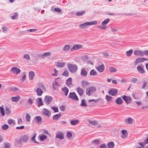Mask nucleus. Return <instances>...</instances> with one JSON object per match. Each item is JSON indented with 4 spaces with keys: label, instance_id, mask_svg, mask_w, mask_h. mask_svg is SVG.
<instances>
[{
    "label": "nucleus",
    "instance_id": "f257e3e1",
    "mask_svg": "<svg viewBox=\"0 0 148 148\" xmlns=\"http://www.w3.org/2000/svg\"><path fill=\"white\" fill-rule=\"evenodd\" d=\"M67 66L69 71L72 73H75L77 71L78 67L75 64H68Z\"/></svg>",
    "mask_w": 148,
    "mask_h": 148
},
{
    "label": "nucleus",
    "instance_id": "f03ea898",
    "mask_svg": "<svg viewBox=\"0 0 148 148\" xmlns=\"http://www.w3.org/2000/svg\"><path fill=\"white\" fill-rule=\"evenodd\" d=\"M96 88L94 86H90L88 87L86 90V93L88 96L95 92L96 91Z\"/></svg>",
    "mask_w": 148,
    "mask_h": 148
},
{
    "label": "nucleus",
    "instance_id": "7ed1b4c3",
    "mask_svg": "<svg viewBox=\"0 0 148 148\" xmlns=\"http://www.w3.org/2000/svg\"><path fill=\"white\" fill-rule=\"evenodd\" d=\"M110 21V19L109 18L106 19L102 23V26H97V27L99 29H105L107 28V26L106 25Z\"/></svg>",
    "mask_w": 148,
    "mask_h": 148
},
{
    "label": "nucleus",
    "instance_id": "20e7f679",
    "mask_svg": "<svg viewBox=\"0 0 148 148\" xmlns=\"http://www.w3.org/2000/svg\"><path fill=\"white\" fill-rule=\"evenodd\" d=\"M101 99L100 98L98 99H92L89 100L88 101V103L89 106H94L95 105V103H97L98 101Z\"/></svg>",
    "mask_w": 148,
    "mask_h": 148
},
{
    "label": "nucleus",
    "instance_id": "39448f33",
    "mask_svg": "<svg viewBox=\"0 0 148 148\" xmlns=\"http://www.w3.org/2000/svg\"><path fill=\"white\" fill-rule=\"evenodd\" d=\"M148 60V59L144 58H140L136 59L134 63V65H136L138 63L143 62L144 61Z\"/></svg>",
    "mask_w": 148,
    "mask_h": 148
},
{
    "label": "nucleus",
    "instance_id": "423d86ee",
    "mask_svg": "<svg viewBox=\"0 0 148 148\" xmlns=\"http://www.w3.org/2000/svg\"><path fill=\"white\" fill-rule=\"evenodd\" d=\"M122 98L126 102L127 104L130 103L132 101V99L130 97L124 95Z\"/></svg>",
    "mask_w": 148,
    "mask_h": 148
},
{
    "label": "nucleus",
    "instance_id": "0eeeda50",
    "mask_svg": "<svg viewBox=\"0 0 148 148\" xmlns=\"http://www.w3.org/2000/svg\"><path fill=\"white\" fill-rule=\"evenodd\" d=\"M12 73L15 75H18L21 72V70L18 68L14 67L11 69Z\"/></svg>",
    "mask_w": 148,
    "mask_h": 148
},
{
    "label": "nucleus",
    "instance_id": "6e6552de",
    "mask_svg": "<svg viewBox=\"0 0 148 148\" xmlns=\"http://www.w3.org/2000/svg\"><path fill=\"white\" fill-rule=\"evenodd\" d=\"M52 100V98L51 96H46L44 98V101L47 105L49 104Z\"/></svg>",
    "mask_w": 148,
    "mask_h": 148
},
{
    "label": "nucleus",
    "instance_id": "1a4fd4ad",
    "mask_svg": "<svg viewBox=\"0 0 148 148\" xmlns=\"http://www.w3.org/2000/svg\"><path fill=\"white\" fill-rule=\"evenodd\" d=\"M56 138L60 140H62L64 138V134L62 132L58 131L56 133Z\"/></svg>",
    "mask_w": 148,
    "mask_h": 148
},
{
    "label": "nucleus",
    "instance_id": "9d476101",
    "mask_svg": "<svg viewBox=\"0 0 148 148\" xmlns=\"http://www.w3.org/2000/svg\"><path fill=\"white\" fill-rule=\"evenodd\" d=\"M69 98H71L73 100H78V98L74 92H70L69 95Z\"/></svg>",
    "mask_w": 148,
    "mask_h": 148
},
{
    "label": "nucleus",
    "instance_id": "9b49d317",
    "mask_svg": "<svg viewBox=\"0 0 148 148\" xmlns=\"http://www.w3.org/2000/svg\"><path fill=\"white\" fill-rule=\"evenodd\" d=\"M97 70L99 72L101 73L103 72L105 69V66L103 64L96 67Z\"/></svg>",
    "mask_w": 148,
    "mask_h": 148
},
{
    "label": "nucleus",
    "instance_id": "f8f14e48",
    "mask_svg": "<svg viewBox=\"0 0 148 148\" xmlns=\"http://www.w3.org/2000/svg\"><path fill=\"white\" fill-rule=\"evenodd\" d=\"M98 22L96 21H93L90 22H86L84 23V27L89 25H94L97 24Z\"/></svg>",
    "mask_w": 148,
    "mask_h": 148
},
{
    "label": "nucleus",
    "instance_id": "ddd939ff",
    "mask_svg": "<svg viewBox=\"0 0 148 148\" xmlns=\"http://www.w3.org/2000/svg\"><path fill=\"white\" fill-rule=\"evenodd\" d=\"M118 93V90L115 89H111L108 92V94L111 95L115 96Z\"/></svg>",
    "mask_w": 148,
    "mask_h": 148
},
{
    "label": "nucleus",
    "instance_id": "4468645a",
    "mask_svg": "<svg viewBox=\"0 0 148 148\" xmlns=\"http://www.w3.org/2000/svg\"><path fill=\"white\" fill-rule=\"evenodd\" d=\"M42 112L43 114L48 117H49L51 114V112L45 108H43L42 109Z\"/></svg>",
    "mask_w": 148,
    "mask_h": 148
},
{
    "label": "nucleus",
    "instance_id": "2eb2a0df",
    "mask_svg": "<svg viewBox=\"0 0 148 148\" xmlns=\"http://www.w3.org/2000/svg\"><path fill=\"white\" fill-rule=\"evenodd\" d=\"M51 56L50 52H47L43 53L42 54H39L38 57L42 58H44L45 57L50 56Z\"/></svg>",
    "mask_w": 148,
    "mask_h": 148
},
{
    "label": "nucleus",
    "instance_id": "dca6fc26",
    "mask_svg": "<svg viewBox=\"0 0 148 148\" xmlns=\"http://www.w3.org/2000/svg\"><path fill=\"white\" fill-rule=\"evenodd\" d=\"M133 53L135 56H143V51L140 50H135L134 51Z\"/></svg>",
    "mask_w": 148,
    "mask_h": 148
},
{
    "label": "nucleus",
    "instance_id": "f3484780",
    "mask_svg": "<svg viewBox=\"0 0 148 148\" xmlns=\"http://www.w3.org/2000/svg\"><path fill=\"white\" fill-rule=\"evenodd\" d=\"M82 47V45H76L73 47L70 50L71 51H73L75 50H77L79 49Z\"/></svg>",
    "mask_w": 148,
    "mask_h": 148
},
{
    "label": "nucleus",
    "instance_id": "a211bd4d",
    "mask_svg": "<svg viewBox=\"0 0 148 148\" xmlns=\"http://www.w3.org/2000/svg\"><path fill=\"white\" fill-rule=\"evenodd\" d=\"M137 69L138 71L141 74H143L145 73L142 65L138 66L137 67Z\"/></svg>",
    "mask_w": 148,
    "mask_h": 148
},
{
    "label": "nucleus",
    "instance_id": "6ab92c4d",
    "mask_svg": "<svg viewBox=\"0 0 148 148\" xmlns=\"http://www.w3.org/2000/svg\"><path fill=\"white\" fill-rule=\"evenodd\" d=\"M133 119L131 117H129L125 119V122L127 124H132L133 123Z\"/></svg>",
    "mask_w": 148,
    "mask_h": 148
},
{
    "label": "nucleus",
    "instance_id": "aec40b11",
    "mask_svg": "<svg viewBox=\"0 0 148 148\" xmlns=\"http://www.w3.org/2000/svg\"><path fill=\"white\" fill-rule=\"evenodd\" d=\"M122 135L121 136V138H124L127 136V133L126 130H123L121 131Z\"/></svg>",
    "mask_w": 148,
    "mask_h": 148
},
{
    "label": "nucleus",
    "instance_id": "412c9836",
    "mask_svg": "<svg viewBox=\"0 0 148 148\" xmlns=\"http://www.w3.org/2000/svg\"><path fill=\"white\" fill-rule=\"evenodd\" d=\"M28 104L26 105V107L27 108H29L31 106L32 104L33 103L32 99L31 98H29L27 100Z\"/></svg>",
    "mask_w": 148,
    "mask_h": 148
},
{
    "label": "nucleus",
    "instance_id": "4be33fe9",
    "mask_svg": "<svg viewBox=\"0 0 148 148\" xmlns=\"http://www.w3.org/2000/svg\"><path fill=\"white\" fill-rule=\"evenodd\" d=\"M65 64V62H58L57 63L56 66L59 68H61L64 67Z\"/></svg>",
    "mask_w": 148,
    "mask_h": 148
},
{
    "label": "nucleus",
    "instance_id": "5701e85b",
    "mask_svg": "<svg viewBox=\"0 0 148 148\" xmlns=\"http://www.w3.org/2000/svg\"><path fill=\"white\" fill-rule=\"evenodd\" d=\"M36 102L38 107L40 106L43 105L41 98H37L36 99Z\"/></svg>",
    "mask_w": 148,
    "mask_h": 148
},
{
    "label": "nucleus",
    "instance_id": "b1692460",
    "mask_svg": "<svg viewBox=\"0 0 148 148\" xmlns=\"http://www.w3.org/2000/svg\"><path fill=\"white\" fill-rule=\"evenodd\" d=\"M35 120L36 122L39 124H40L42 122V118L40 116H36L35 117Z\"/></svg>",
    "mask_w": 148,
    "mask_h": 148
},
{
    "label": "nucleus",
    "instance_id": "393cba45",
    "mask_svg": "<svg viewBox=\"0 0 148 148\" xmlns=\"http://www.w3.org/2000/svg\"><path fill=\"white\" fill-rule=\"evenodd\" d=\"M36 136V133L34 134L33 135L32 137L31 138V140L33 142V143H37L39 144L40 143L37 141L35 139V138Z\"/></svg>",
    "mask_w": 148,
    "mask_h": 148
},
{
    "label": "nucleus",
    "instance_id": "a878e982",
    "mask_svg": "<svg viewBox=\"0 0 148 148\" xmlns=\"http://www.w3.org/2000/svg\"><path fill=\"white\" fill-rule=\"evenodd\" d=\"M20 97L19 95H17L16 97H12L11 98L12 101L13 102H17L20 99Z\"/></svg>",
    "mask_w": 148,
    "mask_h": 148
},
{
    "label": "nucleus",
    "instance_id": "bb28decb",
    "mask_svg": "<svg viewBox=\"0 0 148 148\" xmlns=\"http://www.w3.org/2000/svg\"><path fill=\"white\" fill-rule=\"evenodd\" d=\"M36 92L38 96H40L42 94L43 91L41 90L40 88H38L36 89Z\"/></svg>",
    "mask_w": 148,
    "mask_h": 148
},
{
    "label": "nucleus",
    "instance_id": "cd10ccee",
    "mask_svg": "<svg viewBox=\"0 0 148 148\" xmlns=\"http://www.w3.org/2000/svg\"><path fill=\"white\" fill-rule=\"evenodd\" d=\"M72 79L71 78L69 77L68 79L66 80V84L67 86H69L72 84Z\"/></svg>",
    "mask_w": 148,
    "mask_h": 148
},
{
    "label": "nucleus",
    "instance_id": "c85d7f7f",
    "mask_svg": "<svg viewBox=\"0 0 148 148\" xmlns=\"http://www.w3.org/2000/svg\"><path fill=\"white\" fill-rule=\"evenodd\" d=\"M116 103L118 105H120L123 103V101L120 97L117 98L115 101Z\"/></svg>",
    "mask_w": 148,
    "mask_h": 148
},
{
    "label": "nucleus",
    "instance_id": "c756f323",
    "mask_svg": "<svg viewBox=\"0 0 148 148\" xmlns=\"http://www.w3.org/2000/svg\"><path fill=\"white\" fill-rule=\"evenodd\" d=\"M29 79L31 80L33 79L34 77L35 76V74L34 72L31 71L29 73Z\"/></svg>",
    "mask_w": 148,
    "mask_h": 148
},
{
    "label": "nucleus",
    "instance_id": "7c9ffc66",
    "mask_svg": "<svg viewBox=\"0 0 148 148\" xmlns=\"http://www.w3.org/2000/svg\"><path fill=\"white\" fill-rule=\"evenodd\" d=\"M29 140V137L27 135H25L23 136L22 138V141L24 142H27Z\"/></svg>",
    "mask_w": 148,
    "mask_h": 148
},
{
    "label": "nucleus",
    "instance_id": "2f4dec72",
    "mask_svg": "<svg viewBox=\"0 0 148 148\" xmlns=\"http://www.w3.org/2000/svg\"><path fill=\"white\" fill-rule=\"evenodd\" d=\"M77 91L80 96H82L83 94V90L80 87L77 88Z\"/></svg>",
    "mask_w": 148,
    "mask_h": 148
},
{
    "label": "nucleus",
    "instance_id": "473e14b6",
    "mask_svg": "<svg viewBox=\"0 0 148 148\" xmlns=\"http://www.w3.org/2000/svg\"><path fill=\"white\" fill-rule=\"evenodd\" d=\"M47 136L44 135H41L39 136V138L40 140L42 141L46 140L47 138Z\"/></svg>",
    "mask_w": 148,
    "mask_h": 148
},
{
    "label": "nucleus",
    "instance_id": "72a5a7b5",
    "mask_svg": "<svg viewBox=\"0 0 148 148\" xmlns=\"http://www.w3.org/2000/svg\"><path fill=\"white\" fill-rule=\"evenodd\" d=\"M109 71L111 73L115 72L117 71V69L115 68L112 66L110 67L109 68Z\"/></svg>",
    "mask_w": 148,
    "mask_h": 148
},
{
    "label": "nucleus",
    "instance_id": "f704fd0d",
    "mask_svg": "<svg viewBox=\"0 0 148 148\" xmlns=\"http://www.w3.org/2000/svg\"><path fill=\"white\" fill-rule=\"evenodd\" d=\"M61 115V114L60 113L54 115L53 116V119L55 120H58L60 117Z\"/></svg>",
    "mask_w": 148,
    "mask_h": 148
},
{
    "label": "nucleus",
    "instance_id": "c9c22d12",
    "mask_svg": "<svg viewBox=\"0 0 148 148\" xmlns=\"http://www.w3.org/2000/svg\"><path fill=\"white\" fill-rule=\"evenodd\" d=\"M114 146V145L113 142L111 141L107 144V146L108 148H113Z\"/></svg>",
    "mask_w": 148,
    "mask_h": 148
},
{
    "label": "nucleus",
    "instance_id": "e433bc0d",
    "mask_svg": "<svg viewBox=\"0 0 148 148\" xmlns=\"http://www.w3.org/2000/svg\"><path fill=\"white\" fill-rule=\"evenodd\" d=\"M62 91L65 93V96H66L69 92V90L66 87H64L62 89Z\"/></svg>",
    "mask_w": 148,
    "mask_h": 148
},
{
    "label": "nucleus",
    "instance_id": "4c0bfd02",
    "mask_svg": "<svg viewBox=\"0 0 148 148\" xmlns=\"http://www.w3.org/2000/svg\"><path fill=\"white\" fill-rule=\"evenodd\" d=\"M88 122L90 124L94 126L97 125L98 123L97 121H92L91 120H89Z\"/></svg>",
    "mask_w": 148,
    "mask_h": 148
},
{
    "label": "nucleus",
    "instance_id": "58836bf2",
    "mask_svg": "<svg viewBox=\"0 0 148 148\" xmlns=\"http://www.w3.org/2000/svg\"><path fill=\"white\" fill-rule=\"evenodd\" d=\"M79 121L77 120H71L70 122V123L72 125H75L78 124Z\"/></svg>",
    "mask_w": 148,
    "mask_h": 148
},
{
    "label": "nucleus",
    "instance_id": "ea45409f",
    "mask_svg": "<svg viewBox=\"0 0 148 148\" xmlns=\"http://www.w3.org/2000/svg\"><path fill=\"white\" fill-rule=\"evenodd\" d=\"M112 98V97L107 95H106L105 97L108 103L109 102L111 101Z\"/></svg>",
    "mask_w": 148,
    "mask_h": 148
},
{
    "label": "nucleus",
    "instance_id": "a19ab883",
    "mask_svg": "<svg viewBox=\"0 0 148 148\" xmlns=\"http://www.w3.org/2000/svg\"><path fill=\"white\" fill-rule=\"evenodd\" d=\"M9 128V126L6 124H5L1 127V129L3 130H6Z\"/></svg>",
    "mask_w": 148,
    "mask_h": 148
},
{
    "label": "nucleus",
    "instance_id": "79ce46f5",
    "mask_svg": "<svg viewBox=\"0 0 148 148\" xmlns=\"http://www.w3.org/2000/svg\"><path fill=\"white\" fill-rule=\"evenodd\" d=\"M133 53V50L132 49H130L128 51H126V55L128 56L129 57Z\"/></svg>",
    "mask_w": 148,
    "mask_h": 148
},
{
    "label": "nucleus",
    "instance_id": "37998d69",
    "mask_svg": "<svg viewBox=\"0 0 148 148\" xmlns=\"http://www.w3.org/2000/svg\"><path fill=\"white\" fill-rule=\"evenodd\" d=\"M0 111L2 116H4L5 114L4 112V109L2 106L0 107Z\"/></svg>",
    "mask_w": 148,
    "mask_h": 148
},
{
    "label": "nucleus",
    "instance_id": "c03bdc74",
    "mask_svg": "<svg viewBox=\"0 0 148 148\" xmlns=\"http://www.w3.org/2000/svg\"><path fill=\"white\" fill-rule=\"evenodd\" d=\"M66 137L69 139H71L72 137V134L70 132H67L66 134Z\"/></svg>",
    "mask_w": 148,
    "mask_h": 148
},
{
    "label": "nucleus",
    "instance_id": "a18cd8bd",
    "mask_svg": "<svg viewBox=\"0 0 148 148\" xmlns=\"http://www.w3.org/2000/svg\"><path fill=\"white\" fill-rule=\"evenodd\" d=\"M89 59V57L88 54H86L84 56V63Z\"/></svg>",
    "mask_w": 148,
    "mask_h": 148
},
{
    "label": "nucleus",
    "instance_id": "49530a36",
    "mask_svg": "<svg viewBox=\"0 0 148 148\" xmlns=\"http://www.w3.org/2000/svg\"><path fill=\"white\" fill-rule=\"evenodd\" d=\"M100 142V141L99 139H97L95 140H94L92 142V143L94 145H98Z\"/></svg>",
    "mask_w": 148,
    "mask_h": 148
},
{
    "label": "nucleus",
    "instance_id": "de8ad7c7",
    "mask_svg": "<svg viewBox=\"0 0 148 148\" xmlns=\"http://www.w3.org/2000/svg\"><path fill=\"white\" fill-rule=\"evenodd\" d=\"M97 74V72L94 70H91L90 73V75H96Z\"/></svg>",
    "mask_w": 148,
    "mask_h": 148
},
{
    "label": "nucleus",
    "instance_id": "09e8293b",
    "mask_svg": "<svg viewBox=\"0 0 148 148\" xmlns=\"http://www.w3.org/2000/svg\"><path fill=\"white\" fill-rule=\"evenodd\" d=\"M54 10L56 12L60 13L61 14H62V10L59 8H54Z\"/></svg>",
    "mask_w": 148,
    "mask_h": 148
},
{
    "label": "nucleus",
    "instance_id": "8fccbe9b",
    "mask_svg": "<svg viewBox=\"0 0 148 148\" xmlns=\"http://www.w3.org/2000/svg\"><path fill=\"white\" fill-rule=\"evenodd\" d=\"M70 48V46L69 45H65L63 48V50L64 51L68 50Z\"/></svg>",
    "mask_w": 148,
    "mask_h": 148
},
{
    "label": "nucleus",
    "instance_id": "3c124183",
    "mask_svg": "<svg viewBox=\"0 0 148 148\" xmlns=\"http://www.w3.org/2000/svg\"><path fill=\"white\" fill-rule=\"evenodd\" d=\"M26 118L27 122H29L30 121L31 119V116L28 113L26 114Z\"/></svg>",
    "mask_w": 148,
    "mask_h": 148
},
{
    "label": "nucleus",
    "instance_id": "603ef678",
    "mask_svg": "<svg viewBox=\"0 0 148 148\" xmlns=\"http://www.w3.org/2000/svg\"><path fill=\"white\" fill-rule=\"evenodd\" d=\"M5 112L6 115H8L11 113V111L7 107L5 108Z\"/></svg>",
    "mask_w": 148,
    "mask_h": 148
},
{
    "label": "nucleus",
    "instance_id": "864d4df0",
    "mask_svg": "<svg viewBox=\"0 0 148 148\" xmlns=\"http://www.w3.org/2000/svg\"><path fill=\"white\" fill-rule=\"evenodd\" d=\"M138 81L137 78L135 77L132 78L131 80V82L133 83H135Z\"/></svg>",
    "mask_w": 148,
    "mask_h": 148
},
{
    "label": "nucleus",
    "instance_id": "5fc2aeb1",
    "mask_svg": "<svg viewBox=\"0 0 148 148\" xmlns=\"http://www.w3.org/2000/svg\"><path fill=\"white\" fill-rule=\"evenodd\" d=\"M24 57L27 60H29L30 59V56L28 54H26L24 55Z\"/></svg>",
    "mask_w": 148,
    "mask_h": 148
},
{
    "label": "nucleus",
    "instance_id": "6e6d98bb",
    "mask_svg": "<svg viewBox=\"0 0 148 148\" xmlns=\"http://www.w3.org/2000/svg\"><path fill=\"white\" fill-rule=\"evenodd\" d=\"M10 144L9 143H6L4 144V148H10Z\"/></svg>",
    "mask_w": 148,
    "mask_h": 148
},
{
    "label": "nucleus",
    "instance_id": "4d7b16f0",
    "mask_svg": "<svg viewBox=\"0 0 148 148\" xmlns=\"http://www.w3.org/2000/svg\"><path fill=\"white\" fill-rule=\"evenodd\" d=\"M62 75L63 76H68L69 75V72L67 70H65L62 73Z\"/></svg>",
    "mask_w": 148,
    "mask_h": 148
},
{
    "label": "nucleus",
    "instance_id": "13d9d810",
    "mask_svg": "<svg viewBox=\"0 0 148 148\" xmlns=\"http://www.w3.org/2000/svg\"><path fill=\"white\" fill-rule=\"evenodd\" d=\"M85 63L87 64H90L92 65H94V64L93 62L91 61L90 59L87 60L86 62H84Z\"/></svg>",
    "mask_w": 148,
    "mask_h": 148
},
{
    "label": "nucleus",
    "instance_id": "bf43d9fd",
    "mask_svg": "<svg viewBox=\"0 0 148 148\" xmlns=\"http://www.w3.org/2000/svg\"><path fill=\"white\" fill-rule=\"evenodd\" d=\"M90 85V83L86 81H84V87L89 86Z\"/></svg>",
    "mask_w": 148,
    "mask_h": 148
},
{
    "label": "nucleus",
    "instance_id": "052dcab7",
    "mask_svg": "<svg viewBox=\"0 0 148 148\" xmlns=\"http://www.w3.org/2000/svg\"><path fill=\"white\" fill-rule=\"evenodd\" d=\"M147 82L144 81L143 82V84L142 87V89H144L147 85Z\"/></svg>",
    "mask_w": 148,
    "mask_h": 148
},
{
    "label": "nucleus",
    "instance_id": "680f3d73",
    "mask_svg": "<svg viewBox=\"0 0 148 148\" xmlns=\"http://www.w3.org/2000/svg\"><path fill=\"white\" fill-rule=\"evenodd\" d=\"M8 123L10 125H11L13 123L14 124H15L14 121L11 119L8 120Z\"/></svg>",
    "mask_w": 148,
    "mask_h": 148
},
{
    "label": "nucleus",
    "instance_id": "e2e57ef3",
    "mask_svg": "<svg viewBox=\"0 0 148 148\" xmlns=\"http://www.w3.org/2000/svg\"><path fill=\"white\" fill-rule=\"evenodd\" d=\"M83 14V12H77L76 13V15L77 16H82Z\"/></svg>",
    "mask_w": 148,
    "mask_h": 148
},
{
    "label": "nucleus",
    "instance_id": "0e129e2a",
    "mask_svg": "<svg viewBox=\"0 0 148 148\" xmlns=\"http://www.w3.org/2000/svg\"><path fill=\"white\" fill-rule=\"evenodd\" d=\"M17 14L16 13H15L14 14V16H11V18L13 19L14 20L16 19L17 18Z\"/></svg>",
    "mask_w": 148,
    "mask_h": 148
},
{
    "label": "nucleus",
    "instance_id": "69168bd1",
    "mask_svg": "<svg viewBox=\"0 0 148 148\" xmlns=\"http://www.w3.org/2000/svg\"><path fill=\"white\" fill-rule=\"evenodd\" d=\"M36 29H30L27 30V31H28L29 32H34L37 31Z\"/></svg>",
    "mask_w": 148,
    "mask_h": 148
},
{
    "label": "nucleus",
    "instance_id": "338daca9",
    "mask_svg": "<svg viewBox=\"0 0 148 148\" xmlns=\"http://www.w3.org/2000/svg\"><path fill=\"white\" fill-rule=\"evenodd\" d=\"M51 108L55 112H58V108H55L54 107H51Z\"/></svg>",
    "mask_w": 148,
    "mask_h": 148
},
{
    "label": "nucleus",
    "instance_id": "774afa93",
    "mask_svg": "<svg viewBox=\"0 0 148 148\" xmlns=\"http://www.w3.org/2000/svg\"><path fill=\"white\" fill-rule=\"evenodd\" d=\"M100 148H107L106 145L105 144H103L100 146Z\"/></svg>",
    "mask_w": 148,
    "mask_h": 148
}]
</instances>
